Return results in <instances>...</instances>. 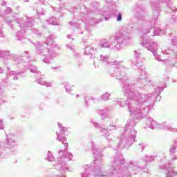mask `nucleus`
Segmentation results:
<instances>
[{
    "label": "nucleus",
    "mask_w": 177,
    "mask_h": 177,
    "mask_svg": "<svg viewBox=\"0 0 177 177\" xmlns=\"http://www.w3.org/2000/svg\"><path fill=\"white\" fill-rule=\"evenodd\" d=\"M122 20V15L120 13L118 16L117 21H121Z\"/></svg>",
    "instance_id": "f03ea898"
},
{
    "label": "nucleus",
    "mask_w": 177,
    "mask_h": 177,
    "mask_svg": "<svg viewBox=\"0 0 177 177\" xmlns=\"http://www.w3.org/2000/svg\"><path fill=\"white\" fill-rule=\"evenodd\" d=\"M66 129L64 127H62L59 131L57 132L58 139H63L64 138H66V136L64 135Z\"/></svg>",
    "instance_id": "f257e3e1"
}]
</instances>
